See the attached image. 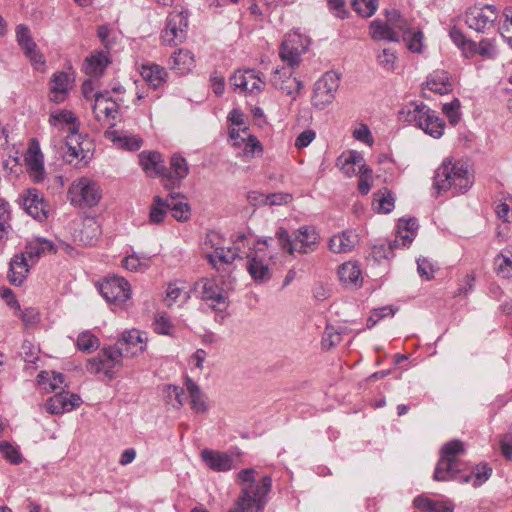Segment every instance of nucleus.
I'll list each match as a JSON object with an SVG mask.
<instances>
[{
	"mask_svg": "<svg viewBox=\"0 0 512 512\" xmlns=\"http://www.w3.org/2000/svg\"><path fill=\"white\" fill-rule=\"evenodd\" d=\"M195 291L200 297L210 302V306L215 311H224L228 306L226 292L218 286L214 279L202 278L195 283Z\"/></svg>",
	"mask_w": 512,
	"mask_h": 512,
	"instance_id": "1a4fd4ad",
	"label": "nucleus"
},
{
	"mask_svg": "<svg viewBox=\"0 0 512 512\" xmlns=\"http://www.w3.org/2000/svg\"><path fill=\"white\" fill-rule=\"evenodd\" d=\"M185 387L190 397L191 409L197 414H205L208 411L206 396L200 386L190 377H185Z\"/></svg>",
	"mask_w": 512,
	"mask_h": 512,
	"instance_id": "c85d7f7f",
	"label": "nucleus"
},
{
	"mask_svg": "<svg viewBox=\"0 0 512 512\" xmlns=\"http://www.w3.org/2000/svg\"><path fill=\"white\" fill-rule=\"evenodd\" d=\"M54 251V244L45 238H36L30 241L23 251L29 258L31 265L35 264L38 259L46 254Z\"/></svg>",
	"mask_w": 512,
	"mask_h": 512,
	"instance_id": "f704fd0d",
	"label": "nucleus"
},
{
	"mask_svg": "<svg viewBox=\"0 0 512 512\" xmlns=\"http://www.w3.org/2000/svg\"><path fill=\"white\" fill-rule=\"evenodd\" d=\"M99 345V339L90 331L81 332L77 337L76 346L82 352L92 353Z\"/></svg>",
	"mask_w": 512,
	"mask_h": 512,
	"instance_id": "09e8293b",
	"label": "nucleus"
},
{
	"mask_svg": "<svg viewBox=\"0 0 512 512\" xmlns=\"http://www.w3.org/2000/svg\"><path fill=\"white\" fill-rule=\"evenodd\" d=\"M101 295L107 302L123 304L131 297V286L123 277L111 276L106 278L99 286Z\"/></svg>",
	"mask_w": 512,
	"mask_h": 512,
	"instance_id": "9d476101",
	"label": "nucleus"
},
{
	"mask_svg": "<svg viewBox=\"0 0 512 512\" xmlns=\"http://www.w3.org/2000/svg\"><path fill=\"white\" fill-rule=\"evenodd\" d=\"M492 471V468L487 463H480L475 465L468 474H457L456 480L462 483L472 482L473 487L477 488L491 477Z\"/></svg>",
	"mask_w": 512,
	"mask_h": 512,
	"instance_id": "72a5a7b5",
	"label": "nucleus"
},
{
	"mask_svg": "<svg viewBox=\"0 0 512 512\" xmlns=\"http://www.w3.org/2000/svg\"><path fill=\"white\" fill-rule=\"evenodd\" d=\"M11 210L9 203L0 198V240L3 239L10 226Z\"/></svg>",
	"mask_w": 512,
	"mask_h": 512,
	"instance_id": "864d4df0",
	"label": "nucleus"
},
{
	"mask_svg": "<svg viewBox=\"0 0 512 512\" xmlns=\"http://www.w3.org/2000/svg\"><path fill=\"white\" fill-rule=\"evenodd\" d=\"M271 83L276 89L293 98H296L303 89V83L296 77H292V73L286 68H276L271 77Z\"/></svg>",
	"mask_w": 512,
	"mask_h": 512,
	"instance_id": "aec40b11",
	"label": "nucleus"
},
{
	"mask_svg": "<svg viewBox=\"0 0 512 512\" xmlns=\"http://www.w3.org/2000/svg\"><path fill=\"white\" fill-rule=\"evenodd\" d=\"M228 121L231 123V126L239 127V129H243V133L247 134V126L245 122V116L239 109H233L228 114Z\"/></svg>",
	"mask_w": 512,
	"mask_h": 512,
	"instance_id": "338daca9",
	"label": "nucleus"
},
{
	"mask_svg": "<svg viewBox=\"0 0 512 512\" xmlns=\"http://www.w3.org/2000/svg\"><path fill=\"white\" fill-rule=\"evenodd\" d=\"M330 12L339 19L348 17L349 12L345 7V0H327Z\"/></svg>",
	"mask_w": 512,
	"mask_h": 512,
	"instance_id": "e2e57ef3",
	"label": "nucleus"
},
{
	"mask_svg": "<svg viewBox=\"0 0 512 512\" xmlns=\"http://www.w3.org/2000/svg\"><path fill=\"white\" fill-rule=\"evenodd\" d=\"M357 241V235L354 232L343 231L329 239L328 247L333 253H347L355 247Z\"/></svg>",
	"mask_w": 512,
	"mask_h": 512,
	"instance_id": "473e14b6",
	"label": "nucleus"
},
{
	"mask_svg": "<svg viewBox=\"0 0 512 512\" xmlns=\"http://www.w3.org/2000/svg\"><path fill=\"white\" fill-rule=\"evenodd\" d=\"M70 89V78L65 72H56L53 74L50 82V99L54 103L65 101Z\"/></svg>",
	"mask_w": 512,
	"mask_h": 512,
	"instance_id": "bb28decb",
	"label": "nucleus"
},
{
	"mask_svg": "<svg viewBox=\"0 0 512 512\" xmlns=\"http://www.w3.org/2000/svg\"><path fill=\"white\" fill-rule=\"evenodd\" d=\"M81 404V398L77 394L61 391L50 397L45 408L50 414H63L70 412Z\"/></svg>",
	"mask_w": 512,
	"mask_h": 512,
	"instance_id": "a211bd4d",
	"label": "nucleus"
},
{
	"mask_svg": "<svg viewBox=\"0 0 512 512\" xmlns=\"http://www.w3.org/2000/svg\"><path fill=\"white\" fill-rule=\"evenodd\" d=\"M465 451L464 443L460 440H451L441 448V457L437 462L433 478L436 481H450L457 479V474L464 470V464L458 456Z\"/></svg>",
	"mask_w": 512,
	"mask_h": 512,
	"instance_id": "20e7f679",
	"label": "nucleus"
},
{
	"mask_svg": "<svg viewBox=\"0 0 512 512\" xmlns=\"http://www.w3.org/2000/svg\"><path fill=\"white\" fill-rule=\"evenodd\" d=\"M27 170L29 173L30 178L35 183H40L45 178V169H44V163H43V155L40 152V150H36L34 152H31L26 158H25Z\"/></svg>",
	"mask_w": 512,
	"mask_h": 512,
	"instance_id": "e433bc0d",
	"label": "nucleus"
},
{
	"mask_svg": "<svg viewBox=\"0 0 512 512\" xmlns=\"http://www.w3.org/2000/svg\"><path fill=\"white\" fill-rule=\"evenodd\" d=\"M169 67L179 75L188 73L194 67L193 54L189 50L178 49L171 55Z\"/></svg>",
	"mask_w": 512,
	"mask_h": 512,
	"instance_id": "2f4dec72",
	"label": "nucleus"
},
{
	"mask_svg": "<svg viewBox=\"0 0 512 512\" xmlns=\"http://www.w3.org/2000/svg\"><path fill=\"white\" fill-rule=\"evenodd\" d=\"M247 271L257 283H265L272 277V256H267L261 250H254L247 254Z\"/></svg>",
	"mask_w": 512,
	"mask_h": 512,
	"instance_id": "f8f14e48",
	"label": "nucleus"
},
{
	"mask_svg": "<svg viewBox=\"0 0 512 512\" xmlns=\"http://www.w3.org/2000/svg\"><path fill=\"white\" fill-rule=\"evenodd\" d=\"M83 136L79 133V129L73 128L72 131L67 133L65 137V158L68 162H72L74 159H84L86 157L85 150L83 148Z\"/></svg>",
	"mask_w": 512,
	"mask_h": 512,
	"instance_id": "c756f323",
	"label": "nucleus"
},
{
	"mask_svg": "<svg viewBox=\"0 0 512 512\" xmlns=\"http://www.w3.org/2000/svg\"><path fill=\"white\" fill-rule=\"evenodd\" d=\"M292 196L288 193L277 192L265 196V204L269 206L282 205L290 202Z\"/></svg>",
	"mask_w": 512,
	"mask_h": 512,
	"instance_id": "69168bd1",
	"label": "nucleus"
},
{
	"mask_svg": "<svg viewBox=\"0 0 512 512\" xmlns=\"http://www.w3.org/2000/svg\"><path fill=\"white\" fill-rule=\"evenodd\" d=\"M21 204L27 214L35 220L39 222L47 220L49 214L48 204L38 189H27L21 196Z\"/></svg>",
	"mask_w": 512,
	"mask_h": 512,
	"instance_id": "dca6fc26",
	"label": "nucleus"
},
{
	"mask_svg": "<svg viewBox=\"0 0 512 512\" xmlns=\"http://www.w3.org/2000/svg\"><path fill=\"white\" fill-rule=\"evenodd\" d=\"M138 157L141 167L149 177L160 176L164 179L165 167L159 152L143 151Z\"/></svg>",
	"mask_w": 512,
	"mask_h": 512,
	"instance_id": "b1692460",
	"label": "nucleus"
},
{
	"mask_svg": "<svg viewBox=\"0 0 512 512\" xmlns=\"http://www.w3.org/2000/svg\"><path fill=\"white\" fill-rule=\"evenodd\" d=\"M426 86L429 90L440 95L446 94L451 91L452 84L450 82L448 73L445 71H434L427 79Z\"/></svg>",
	"mask_w": 512,
	"mask_h": 512,
	"instance_id": "a19ab883",
	"label": "nucleus"
},
{
	"mask_svg": "<svg viewBox=\"0 0 512 512\" xmlns=\"http://www.w3.org/2000/svg\"><path fill=\"white\" fill-rule=\"evenodd\" d=\"M245 241V234H240L237 236V239L233 242L232 247H216L214 252L207 253L206 255L209 263L215 268L217 267L218 263L231 264L236 258L241 257L240 252L242 246H244Z\"/></svg>",
	"mask_w": 512,
	"mask_h": 512,
	"instance_id": "6ab92c4d",
	"label": "nucleus"
},
{
	"mask_svg": "<svg viewBox=\"0 0 512 512\" xmlns=\"http://www.w3.org/2000/svg\"><path fill=\"white\" fill-rule=\"evenodd\" d=\"M46 381H49L51 390H56L64 383V375L62 373H53L50 376L49 372L41 371L38 375V382L44 384Z\"/></svg>",
	"mask_w": 512,
	"mask_h": 512,
	"instance_id": "bf43d9fd",
	"label": "nucleus"
},
{
	"mask_svg": "<svg viewBox=\"0 0 512 512\" xmlns=\"http://www.w3.org/2000/svg\"><path fill=\"white\" fill-rule=\"evenodd\" d=\"M100 234L101 229L99 224L94 219H88L85 221L80 231V241L84 245H94Z\"/></svg>",
	"mask_w": 512,
	"mask_h": 512,
	"instance_id": "de8ad7c7",
	"label": "nucleus"
},
{
	"mask_svg": "<svg viewBox=\"0 0 512 512\" xmlns=\"http://www.w3.org/2000/svg\"><path fill=\"white\" fill-rule=\"evenodd\" d=\"M378 211L383 213H389L394 209L395 206V198L393 194L389 191L383 193L378 199Z\"/></svg>",
	"mask_w": 512,
	"mask_h": 512,
	"instance_id": "680f3d73",
	"label": "nucleus"
},
{
	"mask_svg": "<svg viewBox=\"0 0 512 512\" xmlns=\"http://www.w3.org/2000/svg\"><path fill=\"white\" fill-rule=\"evenodd\" d=\"M168 207L172 216L178 221H186L190 217V206L185 197L180 194H169Z\"/></svg>",
	"mask_w": 512,
	"mask_h": 512,
	"instance_id": "58836bf2",
	"label": "nucleus"
},
{
	"mask_svg": "<svg viewBox=\"0 0 512 512\" xmlns=\"http://www.w3.org/2000/svg\"><path fill=\"white\" fill-rule=\"evenodd\" d=\"M497 271L503 278L512 277V260L509 256L501 254L496 258Z\"/></svg>",
	"mask_w": 512,
	"mask_h": 512,
	"instance_id": "052dcab7",
	"label": "nucleus"
},
{
	"mask_svg": "<svg viewBox=\"0 0 512 512\" xmlns=\"http://www.w3.org/2000/svg\"><path fill=\"white\" fill-rule=\"evenodd\" d=\"M339 87V77L334 72L325 73L316 83L312 96V103L319 109L329 105Z\"/></svg>",
	"mask_w": 512,
	"mask_h": 512,
	"instance_id": "9b49d317",
	"label": "nucleus"
},
{
	"mask_svg": "<svg viewBox=\"0 0 512 512\" xmlns=\"http://www.w3.org/2000/svg\"><path fill=\"white\" fill-rule=\"evenodd\" d=\"M403 122L413 124L429 136L439 139L445 129V121L424 103L410 102L399 111Z\"/></svg>",
	"mask_w": 512,
	"mask_h": 512,
	"instance_id": "f03ea898",
	"label": "nucleus"
},
{
	"mask_svg": "<svg viewBox=\"0 0 512 512\" xmlns=\"http://www.w3.org/2000/svg\"><path fill=\"white\" fill-rule=\"evenodd\" d=\"M187 27L188 19L183 12L170 13L161 34L163 43L170 47L181 44L186 39Z\"/></svg>",
	"mask_w": 512,
	"mask_h": 512,
	"instance_id": "6e6552de",
	"label": "nucleus"
},
{
	"mask_svg": "<svg viewBox=\"0 0 512 512\" xmlns=\"http://www.w3.org/2000/svg\"><path fill=\"white\" fill-rule=\"evenodd\" d=\"M369 34L375 41L400 42L399 35L382 19L377 18L371 21Z\"/></svg>",
	"mask_w": 512,
	"mask_h": 512,
	"instance_id": "7c9ffc66",
	"label": "nucleus"
},
{
	"mask_svg": "<svg viewBox=\"0 0 512 512\" xmlns=\"http://www.w3.org/2000/svg\"><path fill=\"white\" fill-rule=\"evenodd\" d=\"M110 139L117 147L127 151H137L143 145V140L139 136L111 131L107 133Z\"/></svg>",
	"mask_w": 512,
	"mask_h": 512,
	"instance_id": "c9c22d12",
	"label": "nucleus"
},
{
	"mask_svg": "<svg viewBox=\"0 0 512 512\" xmlns=\"http://www.w3.org/2000/svg\"><path fill=\"white\" fill-rule=\"evenodd\" d=\"M0 451L11 463L18 464L21 462L20 453L11 444L7 442L0 443Z\"/></svg>",
	"mask_w": 512,
	"mask_h": 512,
	"instance_id": "774afa93",
	"label": "nucleus"
},
{
	"mask_svg": "<svg viewBox=\"0 0 512 512\" xmlns=\"http://www.w3.org/2000/svg\"><path fill=\"white\" fill-rule=\"evenodd\" d=\"M255 475H256V470L253 468L243 469L238 473V479H239L240 483H242L244 485L241 489V492L244 489H251L253 492H255L256 489L261 488V486L264 484V480L267 478L270 480L269 489L262 495V500L267 502L266 496L271 491L272 479L270 476L266 475L261 479L260 482L256 483Z\"/></svg>",
	"mask_w": 512,
	"mask_h": 512,
	"instance_id": "4c0bfd02",
	"label": "nucleus"
},
{
	"mask_svg": "<svg viewBox=\"0 0 512 512\" xmlns=\"http://www.w3.org/2000/svg\"><path fill=\"white\" fill-rule=\"evenodd\" d=\"M351 5L359 16L369 18L377 11L379 0H352Z\"/></svg>",
	"mask_w": 512,
	"mask_h": 512,
	"instance_id": "8fccbe9b",
	"label": "nucleus"
},
{
	"mask_svg": "<svg viewBox=\"0 0 512 512\" xmlns=\"http://www.w3.org/2000/svg\"><path fill=\"white\" fill-rule=\"evenodd\" d=\"M100 355L105 362L106 375L112 377L114 370L122 366V358L126 352L117 341L113 346L103 347Z\"/></svg>",
	"mask_w": 512,
	"mask_h": 512,
	"instance_id": "393cba45",
	"label": "nucleus"
},
{
	"mask_svg": "<svg viewBox=\"0 0 512 512\" xmlns=\"http://www.w3.org/2000/svg\"><path fill=\"white\" fill-rule=\"evenodd\" d=\"M16 40L35 69L39 70L40 67L45 65L46 62L44 56L38 49L37 44L33 40L30 30L26 25L19 24L16 27Z\"/></svg>",
	"mask_w": 512,
	"mask_h": 512,
	"instance_id": "2eb2a0df",
	"label": "nucleus"
},
{
	"mask_svg": "<svg viewBox=\"0 0 512 512\" xmlns=\"http://www.w3.org/2000/svg\"><path fill=\"white\" fill-rule=\"evenodd\" d=\"M154 331L159 335H172L173 325L166 314H160L153 323Z\"/></svg>",
	"mask_w": 512,
	"mask_h": 512,
	"instance_id": "4d7b16f0",
	"label": "nucleus"
},
{
	"mask_svg": "<svg viewBox=\"0 0 512 512\" xmlns=\"http://www.w3.org/2000/svg\"><path fill=\"white\" fill-rule=\"evenodd\" d=\"M399 239L394 238L393 240H386L381 243H378L372 247L371 256L376 261H381L383 259H389L393 257V251L396 248H399Z\"/></svg>",
	"mask_w": 512,
	"mask_h": 512,
	"instance_id": "49530a36",
	"label": "nucleus"
},
{
	"mask_svg": "<svg viewBox=\"0 0 512 512\" xmlns=\"http://www.w3.org/2000/svg\"><path fill=\"white\" fill-rule=\"evenodd\" d=\"M338 275L340 280L351 286H360L362 283L361 270L354 262H346L339 267Z\"/></svg>",
	"mask_w": 512,
	"mask_h": 512,
	"instance_id": "79ce46f5",
	"label": "nucleus"
},
{
	"mask_svg": "<svg viewBox=\"0 0 512 512\" xmlns=\"http://www.w3.org/2000/svg\"><path fill=\"white\" fill-rule=\"evenodd\" d=\"M498 18L496 6L487 4L483 7H471L465 12V23L478 33H488L494 28Z\"/></svg>",
	"mask_w": 512,
	"mask_h": 512,
	"instance_id": "0eeeda50",
	"label": "nucleus"
},
{
	"mask_svg": "<svg viewBox=\"0 0 512 512\" xmlns=\"http://www.w3.org/2000/svg\"><path fill=\"white\" fill-rule=\"evenodd\" d=\"M39 348L32 342L25 340L21 346V355L27 364H35L39 359Z\"/></svg>",
	"mask_w": 512,
	"mask_h": 512,
	"instance_id": "13d9d810",
	"label": "nucleus"
},
{
	"mask_svg": "<svg viewBox=\"0 0 512 512\" xmlns=\"http://www.w3.org/2000/svg\"><path fill=\"white\" fill-rule=\"evenodd\" d=\"M49 124L58 131L69 133L75 129H79L80 123L73 112L68 110H59L51 112L49 115Z\"/></svg>",
	"mask_w": 512,
	"mask_h": 512,
	"instance_id": "a878e982",
	"label": "nucleus"
},
{
	"mask_svg": "<svg viewBox=\"0 0 512 512\" xmlns=\"http://www.w3.org/2000/svg\"><path fill=\"white\" fill-rule=\"evenodd\" d=\"M189 174V166L184 157L173 154L170 160V168H165L163 185L167 189L180 186L181 181Z\"/></svg>",
	"mask_w": 512,
	"mask_h": 512,
	"instance_id": "f3484780",
	"label": "nucleus"
},
{
	"mask_svg": "<svg viewBox=\"0 0 512 512\" xmlns=\"http://www.w3.org/2000/svg\"><path fill=\"white\" fill-rule=\"evenodd\" d=\"M30 260L23 252L16 254L10 261L8 279L12 285L20 286L26 279Z\"/></svg>",
	"mask_w": 512,
	"mask_h": 512,
	"instance_id": "4be33fe9",
	"label": "nucleus"
},
{
	"mask_svg": "<svg viewBox=\"0 0 512 512\" xmlns=\"http://www.w3.org/2000/svg\"><path fill=\"white\" fill-rule=\"evenodd\" d=\"M376 58L378 65L385 71L391 72L395 69L397 57L392 49H383Z\"/></svg>",
	"mask_w": 512,
	"mask_h": 512,
	"instance_id": "603ef678",
	"label": "nucleus"
},
{
	"mask_svg": "<svg viewBox=\"0 0 512 512\" xmlns=\"http://www.w3.org/2000/svg\"><path fill=\"white\" fill-rule=\"evenodd\" d=\"M167 198L154 196L149 212V222L152 224H160L164 221L167 211L169 210Z\"/></svg>",
	"mask_w": 512,
	"mask_h": 512,
	"instance_id": "c03bdc74",
	"label": "nucleus"
},
{
	"mask_svg": "<svg viewBox=\"0 0 512 512\" xmlns=\"http://www.w3.org/2000/svg\"><path fill=\"white\" fill-rule=\"evenodd\" d=\"M442 111L445 116L448 118L450 124L455 126L458 124L461 113H460V101L455 98L449 103H445L442 107Z\"/></svg>",
	"mask_w": 512,
	"mask_h": 512,
	"instance_id": "5fc2aeb1",
	"label": "nucleus"
},
{
	"mask_svg": "<svg viewBox=\"0 0 512 512\" xmlns=\"http://www.w3.org/2000/svg\"><path fill=\"white\" fill-rule=\"evenodd\" d=\"M230 85L238 93H254L262 91L265 81L260 73L253 69L238 70L229 79Z\"/></svg>",
	"mask_w": 512,
	"mask_h": 512,
	"instance_id": "4468645a",
	"label": "nucleus"
},
{
	"mask_svg": "<svg viewBox=\"0 0 512 512\" xmlns=\"http://www.w3.org/2000/svg\"><path fill=\"white\" fill-rule=\"evenodd\" d=\"M140 74L145 82L153 89L161 87L168 77L166 69L155 63L142 65L140 68Z\"/></svg>",
	"mask_w": 512,
	"mask_h": 512,
	"instance_id": "cd10ccee",
	"label": "nucleus"
},
{
	"mask_svg": "<svg viewBox=\"0 0 512 512\" xmlns=\"http://www.w3.org/2000/svg\"><path fill=\"white\" fill-rule=\"evenodd\" d=\"M433 185L437 196L448 191L453 196L466 193L472 186L467 165L462 162H444L435 172Z\"/></svg>",
	"mask_w": 512,
	"mask_h": 512,
	"instance_id": "f257e3e1",
	"label": "nucleus"
},
{
	"mask_svg": "<svg viewBox=\"0 0 512 512\" xmlns=\"http://www.w3.org/2000/svg\"><path fill=\"white\" fill-rule=\"evenodd\" d=\"M417 271L422 278L430 280L434 276L435 269L428 259L419 258L417 260Z\"/></svg>",
	"mask_w": 512,
	"mask_h": 512,
	"instance_id": "0e129e2a",
	"label": "nucleus"
},
{
	"mask_svg": "<svg viewBox=\"0 0 512 512\" xmlns=\"http://www.w3.org/2000/svg\"><path fill=\"white\" fill-rule=\"evenodd\" d=\"M109 62L107 52L99 51L86 59L85 72L91 77H100Z\"/></svg>",
	"mask_w": 512,
	"mask_h": 512,
	"instance_id": "ea45409f",
	"label": "nucleus"
},
{
	"mask_svg": "<svg viewBox=\"0 0 512 512\" xmlns=\"http://www.w3.org/2000/svg\"><path fill=\"white\" fill-rule=\"evenodd\" d=\"M70 203L79 208L96 206L102 198V190L98 182L88 177H80L73 181L68 192Z\"/></svg>",
	"mask_w": 512,
	"mask_h": 512,
	"instance_id": "39448f33",
	"label": "nucleus"
},
{
	"mask_svg": "<svg viewBox=\"0 0 512 512\" xmlns=\"http://www.w3.org/2000/svg\"><path fill=\"white\" fill-rule=\"evenodd\" d=\"M309 45L310 39L307 36L293 30L282 41L279 56L289 67L294 68L300 64L301 56L308 50Z\"/></svg>",
	"mask_w": 512,
	"mask_h": 512,
	"instance_id": "423d86ee",
	"label": "nucleus"
},
{
	"mask_svg": "<svg viewBox=\"0 0 512 512\" xmlns=\"http://www.w3.org/2000/svg\"><path fill=\"white\" fill-rule=\"evenodd\" d=\"M385 21L387 24L399 35V39L401 40L402 35H408L409 32V23L403 17L401 12L395 8L386 9L384 11Z\"/></svg>",
	"mask_w": 512,
	"mask_h": 512,
	"instance_id": "37998d69",
	"label": "nucleus"
},
{
	"mask_svg": "<svg viewBox=\"0 0 512 512\" xmlns=\"http://www.w3.org/2000/svg\"><path fill=\"white\" fill-rule=\"evenodd\" d=\"M401 39L408 42V49L411 52H421L423 34L421 31H414L409 27L408 35H402Z\"/></svg>",
	"mask_w": 512,
	"mask_h": 512,
	"instance_id": "6e6d98bb",
	"label": "nucleus"
},
{
	"mask_svg": "<svg viewBox=\"0 0 512 512\" xmlns=\"http://www.w3.org/2000/svg\"><path fill=\"white\" fill-rule=\"evenodd\" d=\"M118 343L125 349L126 355H136L146 350L147 336L145 332L138 329L124 331Z\"/></svg>",
	"mask_w": 512,
	"mask_h": 512,
	"instance_id": "412c9836",
	"label": "nucleus"
},
{
	"mask_svg": "<svg viewBox=\"0 0 512 512\" xmlns=\"http://www.w3.org/2000/svg\"><path fill=\"white\" fill-rule=\"evenodd\" d=\"M269 479L264 480L261 488L253 492L251 489H244L235 502V507L228 512H262L266 501L262 500V495L269 489Z\"/></svg>",
	"mask_w": 512,
	"mask_h": 512,
	"instance_id": "ddd939ff",
	"label": "nucleus"
},
{
	"mask_svg": "<svg viewBox=\"0 0 512 512\" xmlns=\"http://www.w3.org/2000/svg\"><path fill=\"white\" fill-rule=\"evenodd\" d=\"M276 238L283 251L293 254L299 252L308 254L314 252L319 245L320 236L317 230L312 226L300 227L292 239L288 231L279 227L276 231Z\"/></svg>",
	"mask_w": 512,
	"mask_h": 512,
	"instance_id": "7ed1b4c3",
	"label": "nucleus"
},
{
	"mask_svg": "<svg viewBox=\"0 0 512 512\" xmlns=\"http://www.w3.org/2000/svg\"><path fill=\"white\" fill-rule=\"evenodd\" d=\"M201 458L213 471L226 472L232 468L233 457L225 452L204 449L201 452Z\"/></svg>",
	"mask_w": 512,
	"mask_h": 512,
	"instance_id": "5701e85b",
	"label": "nucleus"
},
{
	"mask_svg": "<svg viewBox=\"0 0 512 512\" xmlns=\"http://www.w3.org/2000/svg\"><path fill=\"white\" fill-rule=\"evenodd\" d=\"M244 144L243 153L247 157H254L262 153V145L256 136L247 134L246 138H241Z\"/></svg>",
	"mask_w": 512,
	"mask_h": 512,
	"instance_id": "3c124183",
	"label": "nucleus"
},
{
	"mask_svg": "<svg viewBox=\"0 0 512 512\" xmlns=\"http://www.w3.org/2000/svg\"><path fill=\"white\" fill-rule=\"evenodd\" d=\"M122 266L131 272H144L150 267V257L133 252L122 260Z\"/></svg>",
	"mask_w": 512,
	"mask_h": 512,
	"instance_id": "a18cd8bd",
	"label": "nucleus"
}]
</instances>
